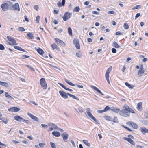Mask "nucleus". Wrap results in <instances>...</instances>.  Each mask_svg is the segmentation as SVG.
Returning a JSON list of instances; mask_svg holds the SVG:
<instances>
[{
  "label": "nucleus",
  "instance_id": "nucleus-1",
  "mask_svg": "<svg viewBox=\"0 0 148 148\" xmlns=\"http://www.w3.org/2000/svg\"><path fill=\"white\" fill-rule=\"evenodd\" d=\"M13 6L12 3L9 1H7L2 4L1 7L3 11H5L8 10H11Z\"/></svg>",
  "mask_w": 148,
  "mask_h": 148
},
{
  "label": "nucleus",
  "instance_id": "nucleus-2",
  "mask_svg": "<svg viewBox=\"0 0 148 148\" xmlns=\"http://www.w3.org/2000/svg\"><path fill=\"white\" fill-rule=\"evenodd\" d=\"M119 114L121 116L125 117L130 116V112L127 109H122L120 111Z\"/></svg>",
  "mask_w": 148,
  "mask_h": 148
},
{
  "label": "nucleus",
  "instance_id": "nucleus-3",
  "mask_svg": "<svg viewBox=\"0 0 148 148\" xmlns=\"http://www.w3.org/2000/svg\"><path fill=\"white\" fill-rule=\"evenodd\" d=\"M7 38L11 42V43H8L9 45H18L13 37L7 36Z\"/></svg>",
  "mask_w": 148,
  "mask_h": 148
},
{
  "label": "nucleus",
  "instance_id": "nucleus-4",
  "mask_svg": "<svg viewBox=\"0 0 148 148\" xmlns=\"http://www.w3.org/2000/svg\"><path fill=\"white\" fill-rule=\"evenodd\" d=\"M112 68V66H110L107 70L106 74H105V77L106 78L108 84H110V81L109 79V74L111 72Z\"/></svg>",
  "mask_w": 148,
  "mask_h": 148
},
{
  "label": "nucleus",
  "instance_id": "nucleus-5",
  "mask_svg": "<svg viewBox=\"0 0 148 148\" xmlns=\"http://www.w3.org/2000/svg\"><path fill=\"white\" fill-rule=\"evenodd\" d=\"M40 83L41 86L45 90L47 88V85L45 78H41L40 80Z\"/></svg>",
  "mask_w": 148,
  "mask_h": 148
},
{
  "label": "nucleus",
  "instance_id": "nucleus-6",
  "mask_svg": "<svg viewBox=\"0 0 148 148\" xmlns=\"http://www.w3.org/2000/svg\"><path fill=\"white\" fill-rule=\"evenodd\" d=\"M72 15V13H69L68 12H66L62 17L63 20L65 21H66L70 18Z\"/></svg>",
  "mask_w": 148,
  "mask_h": 148
},
{
  "label": "nucleus",
  "instance_id": "nucleus-7",
  "mask_svg": "<svg viewBox=\"0 0 148 148\" xmlns=\"http://www.w3.org/2000/svg\"><path fill=\"white\" fill-rule=\"evenodd\" d=\"M73 44L75 45L76 48L77 49H80V46L79 42V40L77 38H75L73 40Z\"/></svg>",
  "mask_w": 148,
  "mask_h": 148
},
{
  "label": "nucleus",
  "instance_id": "nucleus-8",
  "mask_svg": "<svg viewBox=\"0 0 148 148\" xmlns=\"http://www.w3.org/2000/svg\"><path fill=\"white\" fill-rule=\"evenodd\" d=\"M55 40L58 45L63 46L65 45L64 42L58 38H55Z\"/></svg>",
  "mask_w": 148,
  "mask_h": 148
},
{
  "label": "nucleus",
  "instance_id": "nucleus-9",
  "mask_svg": "<svg viewBox=\"0 0 148 148\" xmlns=\"http://www.w3.org/2000/svg\"><path fill=\"white\" fill-rule=\"evenodd\" d=\"M20 108L17 107H13L8 109V111L10 112H17L20 110Z\"/></svg>",
  "mask_w": 148,
  "mask_h": 148
},
{
  "label": "nucleus",
  "instance_id": "nucleus-10",
  "mask_svg": "<svg viewBox=\"0 0 148 148\" xmlns=\"http://www.w3.org/2000/svg\"><path fill=\"white\" fill-rule=\"evenodd\" d=\"M59 93L60 95L64 98L65 99H66L68 98L67 94L68 93H66L65 92L63 91H60Z\"/></svg>",
  "mask_w": 148,
  "mask_h": 148
},
{
  "label": "nucleus",
  "instance_id": "nucleus-11",
  "mask_svg": "<svg viewBox=\"0 0 148 148\" xmlns=\"http://www.w3.org/2000/svg\"><path fill=\"white\" fill-rule=\"evenodd\" d=\"M61 136L63 137V139L64 142H66L69 136L68 134L66 132H64L61 134Z\"/></svg>",
  "mask_w": 148,
  "mask_h": 148
},
{
  "label": "nucleus",
  "instance_id": "nucleus-12",
  "mask_svg": "<svg viewBox=\"0 0 148 148\" xmlns=\"http://www.w3.org/2000/svg\"><path fill=\"white\" fill-rule=\"evenodd\" d=\"M12 8H13V9L14 10H17L18 11H19L20 10L19 5L18 3H16L14 5L13 4Z\"/></svg>",
  "mask_w": 148,
  "mask_h": 148
},
{
  "label": "nucleus",
  "instance_id": "nucleus-13",
  "mask_svg": "<svg viewBox=\"0 0 148 148\" xmlns=\"http://www.w3.org/2000/svg\"><path fill=\"white\" fill-rule=\"evenodd\" d=\"M14 119L18 121H21L23 122V119L20 116H19L16 115L14 116Z\"/></svg>",
  "mask_w": 148,
  "mask_h": 148
},
{
  "label": "nucleus",
  "instance_id": "nucleus-14",
  "mask_svg": "<svg viewBox=\"0 0 148 148\" xmlns=\"http://www.w3.org/2000/svg\"><path fill=\"white\" fill-rule=\"evenodd\" d=\"M27 114L32 119L34 120V121H38V119L37 117L34 116V115H33L32 114L29 113H28Z\"/></svg>",
  "mask_w": 148,
  "mask_h": 148
},
{
  "label": "nucleus",
  "instance_id": "nucleus-15",
  "mask_svg": "<svg viewBox=\"0 0 148 148\" xmlns=\"http://www.w3.org/2000/svg\"><path fill=\"white\" fill-rule=\"evenodd\" d=\"M124 139L126 141H128L130 144L134 145H135V143L130 138H127V137H124Z\"/></svg>",
  "mask_w": 148,
  "mask_h": 148
},
{
  "label": "nucleus",
  "instance_id": "nucleus-16",
  "mask_svg": "<svg viewBox=\"0 0 148 148\" xmlns=\"http://www.w3.org/2000/svg\"><path fill=\"white\" fill-rule=\"evenodd\" d=\"M58 84L64 89L70 92H72L73 91V90L72 89L66 88V87L63 84L60 83H58Z\"/></svg>",
  "mask_w": 148,
  "mask_h": 148
},
{
  "label": "nucleus",
  "instance_id": "nucleus-17",
  "mask_svg": "<svg viewBox=\"0 0 148 148\" xmlns=\"http://www.w3.org/2000/svg\"><path fill=\"white\" fill-rule=\"evenodd\" d=\"M144 69H140L138 72L137 75L139 77H140L142 76V75L144 73Z\"/></svg>",
  "mask_w": 148,
  "mask_h": 148
},
{
  "label": "nucleus",
  "instance_id": "nucleus-18",
  "mask_svg": "<svg viewBox=\"0 0 148 148\" xmlns=\"http://www.w3.org/2000/svg\"><path fill=\"white\" fill-rule=\"evenodd\" d=\"M128 123H130V125L133 127L135 129H136L137 128L138 126L136 123L132 122H128Z\"/></svg>",
  "mask_w": 148,
  "mask_h": 148
},
{
  "label": "nucleus",
  "instance_id": "nucleus-19",
  "mask_svg": "<svg viewBox=\"0 0 148 148\" xmlns=\"http://www.w3.org/2000/svg\"><path fill=\"white\" fill-rule=\"evenodd\" d=\"M91 87L92 88L96 90L99 93H101V90L95 86H94L93 85H91Z\"/></svg>",
  "mask_w": 148,
  "mask_h": 148
},
{
  "label": "nucleus",
  "instance_id": "nucleus-20",
  "mask_svg": "<svg viewBox=\"0 0 148 148\" xmlns=\"http://www.w3.org/2000/svg\"><path fill=\"white\" fill-rule=\"evenodd\" d=\"M0 85H2L7 87H8L9 86V85L8 83L3 82H1L0 81Z\"/></svg>",
  "mask_w": 148,
  "mask_h": 148
},
{
  "label": "nucleus",
  "instance_id": "nucleus-21",
  "mask_svg": "<svg viewBox=\"0 0 148 148\" xmlns=\"http://www.w3.org/2000/svg\"><path fill=\"white\" fill-rule=\"evenodd\" d=\"M142 102H139L137 104V108L139 111H141L142 110Z\"/></svg>",
  "mask_w": 148,
  "mask_h": 148
},
{
  "label": "nucleus",
  "instance_id": "nucleus-22",
  "mask_svg": "<svg viewBox=\"0 0 148 148\" xmlns=\"http://www.w3.org/2000/svg\"><path fill=\"white\" fill-rule=\"evenodd\" d=\"M52 134L53 135L56 137H59L60 136V133L59 132L54 131L52 132Z\"/></svg>",
  "mask_w": 148,
  "mask_h": 148
},
{
  "label": "nucleus",
  "instance_id": "nucleus-23",
  "mask_svg": "<svg viewBox=\"0 0 148 148\" xmlns=\"http://www.w3.org/2000/svg\"><path fill=\"white\" fill-rule=\"evenodd\" d=\"M37 52L40 55H42L44 53L43 50L40 48H39L37 50Z\"/></svg>",
  "mask_w": 148,
  "mask_h": 148
},
{
  "label": "nucleus",
  "instance_id": "nucleus-24",
  "mask_svg": "<svg viewBox=\"0 0 148 148\" xmlns=\"http://www.w3.org/2000/svg\"><path fill=\"white\" fill-rule=\"evenodd\" d=\"M65 81L68 84L72 86H75V84L70 82V81L68 79H65Z\"/></svg>",
  "mask_w": 148,
  "mask_h": 148
},
{
  "label": "nucleus",
  "instance_id": "nucleus-25",
  "mask_svg": "<svg viewBox=\"0 0 148 148\" xmlns=\"http://www.w3.org/2000/svg\"><path fill=\"white\" fill-rule=\"evenodd\" d=\"M125 84L129 88L132 89L133 88L134 86L126 82L125 83Z\"/></svg>",
  "mask_w": 148,
  "mask_h": 148
},
{
  "label": "nucleus",
  "instance_id": "nucleus-26",
  "mask_svg": "<svg viewBox=\"0 0 148 148\" xmlns=\"http://www.w3.org/2000/svg\"><path fill=\"white\" fill-rule=\"evenodd\" d=\"M27 36L31 39H34V36L33 34L31 33H29L27 34Z\"/></svg>",
  "mask_w": 148,
  "mask_h": 148
},
{
  "label": "nucleus",
  "instance_id": "nucleus-27",
  "mask_svg": "<svg viewBox=\"0 0 148 148\" xmlns=\"http://www.w3.org/2000/svg\"><path fill=\"white\" fill-rule=\"evenodd\" d=\"M113 45L114 47L116 48H118L120 47V46L115 41L113 43Z\"/></svg>",
  "mask_w": 148,
  "mask_h": 148
},
{
  "label": "nucleus",
  "instance_id": "nucleus-28",
  "mask_svg": "<svg viewBox=\"0 0 148 148\" xmlns=\"http://www.w3.org/2000/svg\"><path fill=\"white\" fill-rule=\"evenodd\" d=\"M51 47H52L53 50H54L55 49H56L57 50H58V49L57 48V46L56 44L54 43L51 45Z\"/></svg>",
  "mask_w": 148,
  "mask_h": 148
},
{
  "label": "nucleus",
  "instance_id": "nucleus-29",
  "mask_svg": "<svg viewBox=\"0 0 148 148\" xmlns=\"http://www.w3.org/2000/svg\"><path fill=\"white\" fill-rule=\"evenodd\" d=\"M147 129L145 127H141L140 130L143 134H145L146 133Z\"/></svg>",
  "mask_w": 148,
  "mask_h": 148
},
{
  "label": "nucleus",
  "instance_id": "nucleus-30",
  "mask_svg": "<svg viewBox=\"0 0 148 148\" xmlns=\"http://www.w3.org/2000/svg\"><path fill=\"white\" fill-rule=\"evenodd\" d=\"M111 110L116 113H118L120 111L119 109L116 108H112L111 109Z\"/></svg>",
  "mask_w": 148,
  "mask_h": 148
},
{
  "label": "nucleus",
  "instance_id": "nucleus-31",
  "mask_svg": "<svg viewBox=\"0 0 148 148\" xmlns=\"http://www.w3.org/2000/svg\"><path fill=\"white\" fill-rule=\"evenodd\" d=\"M105 119L107 120L112 121L113 120V119L110 116H105L104 117Z\"/></svg>",
  "mask_w": 148,
  "mask_h": 148
},
{
  "label": "nucleus",
  "instance_id": "nucleus-32",
  "mask_svg": "<svg viewBox=\"0 0 148 148\" xmlns=\"http://www.w3.org/2000/svg\"><path fill=\"white\" fill-rule=\"evenodd\" d=\"M68 95L70 97H73L74 99H75L77 100H79V99L76 96L74 95H72L71 94L69 93H68Z\"/></svg>",
  "mask_w": 148,
  "mask_h": 148
},
{
  "label": "nucleus",
  "instance_id": "nucleus-33",
  "mask_svg": "<svg viewBox=\"0 0 148 148\" xmlns=\"http://www.w3.org/2000/svg\"><path fill=\"white\" fill-rule=\"evenodd\" d=\"M83 142L84 143L88 146L90 147V144L88 142V141L87 140H83Z\"/></svg>",
  "mask_w": 148,
  "mask_h": 148
},
{
  "label": "nucleus",
  "instance_id": "nucleus-34",
  "mask_svg": "<svg viewBox=\"0 0 148 148\" xmlns=\"http://www.w3.org/2000/svg\"><path fill=\"white\" fill-rule=\"evenodd\" d=\"M80 10V8L79 6H77L74 8L73 10V11L75 12H78Z\"/></svg>",
  "mask_w": 148,
  "mask_h": 148
},
{
  "label": "nucleus",
  "instance_id": "nucleus-35",
  "mask_svg": "<svg viewBox=\"0 0 148 148\" xmlns=\"http://www.w3.org/2000/svg\"><path fill=\"white\" fill-rule=\"evenodd\" d=\"M68 32L70 36H72V30L71 28L70 27H69L68 28Z\"/></svg>",
  "mask_w": 148,
  "mask_h": 148
},
{
  "label": "nucleus",
  "instance_id": "nucleus-36",
  "mask_svg": "<svg viewBox=\"0 0 148 148\" xmlns=\"http://www.w3.org/2000/svg\"><path fill=\"white\" fill-rule=\"evenodd\" d=\"M123 27L124 29L127 30L129 29V26L128 24L127 23H125L123 25Z\"/></svg>",
  "mask_w": 148,
  "mask_h": 148
},
{
  "label": "nucleus",
  "instance_id": "nucleus-37",
  "mask_svg": "<svg viewBox=\"0 0 148 148\" xmlns=\"http://www.w3.org/2000/svg\"><path fill=\"white\" fill-rule=\"evenodd\" d=\"M86 112L89 117L91 119L92 118V117H93V116L92 115L91 112L89 111H87Z\"/></svg>",
  "mask_w": 148,
  "mask_h": 148
},
{
  "label": "nucleus",
  "instance_id": "nucleus-38",
  "mask_svg": "<svg viewBox=\"0 0 148 148\" xmlns=\"http://www.w3.org/2000/svg\"><path fill=\"white\" fill-rule=\"evenodd\" d=\"M5 96L6 97L10 98L11 99H13V98L10 95H9L8 94V93L7 92H6L5 93Z\"/></svg>",
  "mask_w": 148,
  "mask_h": 148
},
{
  "label": "nucleus",
  "instance_id": "nucleus-39",
  "mask_svg": "<svg viewBox=\"0 0 148 148\" xmlns=\"http://www.w3.org/2000/svg\"><path fill=\"white\" fill-rule=\"evenodd\" d=\"M50 145H51L52 148H56V145L54 143L52 142H50Z\"/></svg>",
  "mask_w": 148,
  "mask_h": 148
},
{
  "label": "nucleus",
  "instance_id": "nucleus-40",
  "mask_svg": "<svg viewBox=\"0 0 148 148\" xmlns=\"http://www.w3.org/2000/svg\"><path fill=\"white\" fill-rule=\"evenodd\" d=\"M76 56L78 57L81 58L82 57V53H81L79 51L78 53H76Z\"/></svg>",
  "mask_w": 148,
  "mask_h": 148
},
{
  "label": "nucleus",
  "instance_id": "nucleus-41",
  "mask_svg": "<svg viewBox=\"0 0 148 148\" xmlns=\"http://www.w3.org/2000/svg\"><path fill=\"white\" fill-rule=\"evenodd\" d=\"M140 5H137L135 6H134L132 8V10H134V9H136L140 8Z\"/></svg>",
  "mask_w": 148,
  "mask_h": 148
},
{
  "label": "nucleus",
  "instance_id": "nucleus-42",
  "mask_svg": "<svg viewBox=\"0 0 148 148\" xmlns=\"http://www.w3.org/2000/svg\"><path fill=\"white\" fill-rule=\"evenodd\" d=\"M110 108L108 106H106L103 110V111L106 112L110 109Z\"/></svg>",
  "mask_w": 148,
  "mask_h": 148
},
{
  "label": "nucleus",
  "instance_id": "nucleus-43",
  "mask_svg": "<svg viewBox=\"0 0 148 148\" xmlns=\"http://www.w3.org/2000/svg\"><path fill=\"white\" fill-rule=\"evenodd\" d=\"M52 127L53 129L56 130H59V128H58V126L55 124H53V126Z\"/></svg>",
  "mask_w": 148,
  "mask_h": 148
},
{
  "label": "nucleus",
  "instance_id": "nucleus-44",
  "mask_svg": "<svg viewBox=\"0 0 148 148\" xmlns=\"http://www.w3.org/2000/svg\"><path fill=\"white\" fill-rule=\"evenodd\" d=\"M112 121H113L115 123H118V119L116 117H114V119H113V120H112Z\"/></svg>",
  "mask_w": 148,
  "mask_h": 148
},
{
  "label": "nucleus",
  "instance_id": "nucleus-45",
  "mask_svg": "<svg viewBox=\"0 0 148 148\" xmlns=\"http://www.w3.org/2000/svg\"><path fill=\"white\" fill-rule=\"evenodd\" d=\"M18 30L19 31H22V32L24 31L25 30V29L23 27H19L18 28Z\"/></svg>",
  "mask_w": 148,
  "mask_h": 148
},
{
  "label": "nucleus",
  "instance_id": "nucleus-46",
  "mask_svg": "<svg viewBox=\"0 0 148 148\" xmlns=\"http://www.w3.org/2000/svg\"><path fill=\"white\" fill-rule=\"evenodd\" d=\"M40 18V17L39 16H36V21L37 23H39Z\"/></svg>",
  "mask_w": 148,
  "mask_h": 148
},
{
  "label": "nucleus",
  "instance_id": "nucleus-47",
  "mask_svg": "<svg viewBox=\"0 0 148 148\" xmlns=\"http://www.w3.org/2000/svg\"><path fill=\"white\" fill-rule=\"evenodd\" d=\"M78 110L80 113H82L83 112V108L81 107H79L78 108Z\"/></svg>",
  "mask_w": 148,
  "mask_h": 148
},
{
  "label": "nucleus",
  "instance_id": "nucleus-48",
  "mask_svg": "<svg viewBox=\"0 0 148 148\" xmlns=\"http://www.w3.org/2000/svg\"><path fill=\"white\" fill-rule=\"evenodd\" d=\"M115 12L113 10H111V11H108V12L107 13L109 14H114Z\"/></svg>",
  "mask_w": 148,
  "mask_h": 148
},
{
  "label": "nucleus",
  "instance_id": "nucleus-49",
  "mask_svg": "<svg viewBox=\"0 0 148 148\" xmlns=\"http://www.w3.org/2000/svg\"><path fill=\"white\" fill-rule=\"evenodd\" d=\"M128 110H129V111L130 112H130H132V113H134L135 112L134 111L132 110V108H130L128 109Z\"/></svg>",
  "mask_w": 148,
  "mask_h": 148
},
{
  "label": "nucleus",
  "instance_id": "nucleus-50",
  "mask_svg": "<svg viewBox=\"0 0 148 148\" xmlns=\"http://www.w3.org/2000/svg\"><path fill=\"white\" fill-rule=\"evenodd\" d=\"M5 49V47L4 46L1 44H0V50H3Z\"/></svg>",
  "mask_w": 148,
  "mask_h": 148
},
{
  "label": "nucleus",
  "instance_id": "nucleus-51",
  "mask_svg": "<svg viewBox=\"0 0 148 148\" xmlns=\"http://www.w3.org/2000/svg\"><path fill=\"white\" fill-rule=\"evenodd\" d=\"M26 66L28 67V68H29L31 70L33 71H34V69L32 67L29 66L28 65H26Z\"/></svg>",
  "mask_w": 148,
  "mask_h": 148
},
{
  "label": "nucleus",
  "instance_id": "nucleus-52",
  "mask_svg": "<svg viewBox=\"0 0 148 148\" xmlns=\"http://www.w3.org/2000/svg\"><path fill=\"white\" fill-rule=\"evenodd\" d=\"M140 13H138L136 14L135 17V19H136L138 18L140 16Z\"/></svg>",
  "mask_w": 148,
  "mask_h": 148
},
{
  "label": "nucleus",
  "instance_id": "nucleus-53",
  "mask_svg": "<svg viewBox=\"0 0 148 148\" xmlns=\"http://www.w3.org/2000/svg\"><path fill=\"white\" fill-rule=\"evenodd\" d=\"M116 35H122L123 33L120 32V31H118L115 34Z\"/></svg>",
  "mask_w": 148,
  "mask_h": 148
},
{
  "label": "nucleus",
  "instance_id": "nucleus-54",
  "mask_svg": "<svg viewBox=\"0 0 148 148\" xmlns=\"http://www.w3.org/2000/svg\"><path fill=\"white\" fill-rule=\"evenodd\" d=\"M112 51L113 53H115L116 52V50L115 48H112Z\"/></svg>",
  "mask_w": 148,
  "mask_h": 148
},
{
  "label": "nucleus",
  "instance_id": "nucleus-55",
  "mask_svg": "<svg viewBox=\"0 0 148 148\" xmlns=\"http://www.w3.org/2000/svg\"><path fill=\"white\" fill-rule=\"evenodd\" d=\"M41 125L42 127L45 129H47V125L44 124H41Z\"/></svg>",
  "mask_w": 148,
  "mask_h": 148
},
{
  "label": "nucleus",
  "instance_id": "nucleus-56",
  "mask_svg": "<svg viewBox=\"0 0 148 148\" xmlns=\"http://www.w3.org/2000/svg\"><path fill=\"white\" fill-rule=\"evenodd\" d=\"M93 121H94L95 122L98 123V121L97 120L95 117L94 116L91 118Z\"/></svg>",
  "mask_w": 148,
  "mask_h": 148
},
{
  "label": "nucleus",
  "instance_id": "nucleus-57",
  "mask_svg": "<svg viewBox=\"0 0 148 148\" xmlns=\"http://www.w3.org/2000/svg\"><path fill=\"white\" fill-rule=\"evenodd\" d=\"M25 121L27 124H30V122L28 120H26L23 119V122Z\"/></svg>",
  "mask_w": 148,
  "mask_h": 148
},
{
  "label": "nucleus",
  "instance_id": "nucleus-58",
  "mask_svg": "<svg viewBox=\"0 0 148 148\" xmlns=\"http://www.w3.org/2000/svg\"><path fill=\"white\" fill-rule=\"evenodd\" d=\"M123 108H125V109H128L130 107L127 105H124L123 106Z\"/></svg>",
  "mask_w": 148,
  "mask_h": 148
},
{
  "label": "nucleus",
  "instance_id": "nucleus-59",
  "mask_svg": "<svg viewBox=\"0 0 148 148\" xmlns=\"http://www.w3.org/2000/svg\"><path fill=\"white\" fill-rule=\"evenodd\" d=\"M76 86H77V87L79 88H83L84 87L82 85H80L79 84H76Z\"/></svg>",
  "mask_w": 148,
  "mask_h": 148
},
{
  "label": "nucleus",
  "instance_id": "nucleus-60",
  "mask_svg": "<svg viewBox=\"0 0 148 148\" xmlns=\"http://www.w3.org/2000/svg\"><path fill=\"white\" fill-rule=\"evenodd\" d=\"M34 8L36 10H38V9L39 8V7L38 5H35L34 6Z\"/></svg>",
  "mask_w": 148,
  "mask_h": 148
},
{
  "label": "nucleus",
  "instance_id": "nucleus-61",
  "mask_svg": "<svg viewBox=\"0 0 148 148\" xmlns=\"http://www.w3.org/2000/svg\"><path fill=\"white\" fill-rule=\"evenodd\" d=\"M45 145V144L44 143H40L39 144V145L41 148L43 147Z\"/></svg>",
  "mask_w": 148,
  "mask_h": 148
},
{
  "label": "nucleus",
  "instance_id": "nucleus-62",
  "mask_svg": "<svg viewBox=\"0 0 148 148\" xmlns=\"http://www.w3.org/2000/svg\"><path fill=\"white\" fill-rule=\"evenodd\" d=\"M92 13L98 15L99 14V13L96 11H94L92 12Z\"/></svg>",
  "mask_w": 148,
  "mask_h": 148
},
{
  "label": "nucleus",
  "instance_id": "nucleus-63",
  "mask_svg": "<svg viewBox=\"0 0 148 148\" xmlns=\"http://www.w3.org/2000/svg\"><path fill=\"white\" fill-rule=\"evenodd\" d=\"M57 5L59 7H60L62 6V3H61L60 2H58L57 3Z\"/></svg>",
  "mask_w": 148,
  "mask_h": 148
},
{
  "label": "nucleus",
  "instance_id": "nucleus-64",
  "mask_svg": "<svg viewBox=\"0 0 148 148\" xmlns=\"http://www.w3.org/2000/svg\"><path fill=\"white\" fill-rule=\"evenodd\" d=\"M2 121L4 122L5 124H7L8 123V121L7 119H5V118H4V120H3Z\"/></svg>",
  "mask_w": 148,
  "mask_h": 148
}]
</instances>
